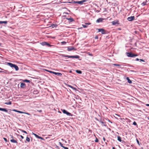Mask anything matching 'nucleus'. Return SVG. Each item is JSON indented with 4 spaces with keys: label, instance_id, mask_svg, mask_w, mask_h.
I'll return each mask as SVG.
<instances>
[{
    "label": "nucleus",
    "instance_id": "f257e3e1",
    "mask_svg": "<svg viewBox=\"0 0 149 149\" xmlns=\"http://www.w3.org/2000/svg\"><path fill=\"white\" fill-rule=\"evenodd\" d=\"M61 56L63 57H68V58H79V56L78 55L76 56H68L67 55H65V54H62Z\"/></svg>",
    "mask_w": 149,
    "mask_h": 149
},
{
    "label": "nucleus",
    "instance_id": "f03ea898",
    "mask_svg": "<svg viewBox=\"0 0 149 149\" xmlns=\"http://www.w3.org/2000/svg\"><path fill=\"white\" fill-rule=\"evenodd\" d=\"M7 64L10 67L14 68L16 71L18 70L19 69L18 67L16 65L13 64L11 63L8 62L7 63Z\"/></svg>",
    "mask_w": 149,
    "mask_h": 149
},
{
    "label": "nucleus",
    "instance_id": "7ed1b4c3",
    "mask_svg": "<svg viewBox=\"0 0 149 149\" xmlns=\"http://www.w3.org/2000/svg\"><path fill=\"white\" fill-rule=\"evenodd\" d=\"M126 54L128 56L130 57H133L134 56H138L137 54H134L130 52H127Z\"/></svg>",
    "mask_w": 149,
    "mask_h": 149
},
{
    "label": "nucleus",
    "instance_id": "20e7f679",
    "mask_svg": "<svg viewBox=\"0 0 149 149\" xmlns=\"http://www.w3.org/2000/svg\"><path fill=\"white\" fill-rule=\"evenodd\" d=\"M87 1V0H83L80 1H74V2L75 3H77L79 4L82 5L83 3Z\"/></svg>",
    "mask_w": 149,
    "mask_h": 149
},
{
    "label": "nucleus",
    "instance_id": "39448f33",
    "mask_svg": "<svg viewBox=\"0 0 149 149\" xmlns=\"http://www.w3.org/2000/svg\"><path fill=\"white\" fill-rule=\"evenodd\" d=\"M62 111L64 113L66 114L67 115H68V116H72V114L68 112L66 110H65V109H63V110Z\"/></svg>",
    "mask_w": 149,
    "mask_h": 149
},
{
    "label": "nucleus",
    "instance_id": "423d86ee",
    "mask_svg": "<svg viewBox=\"0 0 149 149\" xmlns=\"http://www.w3.org/2000/svg\"><path fill=\"white\" fill-rule=\"evenodd\" d=\"M106 31L103 29H98V32H101L102 34H104L106 33Z\"/></svg>",
    "mask_w": 149,
    "mask_h": 149
},
{
    "label": "nucleus",
    "instance_id": "0eeeda50",
    "mask_svg": "<svg viewBox=\"0 0 149 149\" xmlns=\"http://www.w3.org/2000/svg\"><path fill=\"white\" fill-rule=\"evenodd\" d=\"M67 50L68 51H71L72 50H75L74 48L73 47H68L67 48Z\"/></svg>",
    "mask_w": 149,
    "mask_h": 149
},
{
    "label": "nucleus",
    "instance_id": "6e6552de",
    "mask_svg": "<svg viewBox=\"0 0 149 149\" xmlns=\"http://www.w3.org/2000/svg\"><path fill=\"white\" fill-rule=\"evenodd\" d=\"M32 134L33 135H34L37 138H38V139H41L42 140H44V139L42 138V137H40L39 136H38V135H37V134L33 133H32Z\"/></svg>",
    "mask_w": 149,
    "mask_h": 149
},
{
    "label": "nucleus",
    "instance_id": "1a4fd4ad",
    "mask_svg": "<svg viewBox=\"0 0 149 149\" xmlns=\"http://www.w3.org/2000/svg\"><path fill=\"white\" fill-rule=\"evenodd\" d=\"M134 18H135V17L134 16H131V17H128L127 18V19L129 21H132L134 20Z\"/></svg>",
    "mask_w": 149,
    "mask_h": 149
},
{
    "label": "nucleus",
    "instance_id": "9d476101",
    "mask_svg": "<svg viewBox=\"0 0 149 149\" xmlns=\"http://www.w3.org/2000/svg\"><path fill=\"white\" fill-rule=\"evenodd\" d=\"M104 19V18H99L97 20L96 22L97 23L102 22H103V20Z\"/></svg>",
    "mask_w": 149,
    "mask_h": 149
},
{
    "label": "nucleus",
    "instance_id": "9b49d317",
    "mask_svg": "<svg viewBox=\"0 0 149 149\" xmlns=\"http://www.w3.org/2000/svg\"><path fill=\"white\" fill-rule=\"evenodd\" d=\"M66 19L69 20L70 22L74 21V19L73 18H71V17L70 18L66 17Z\"/></svg>",
    "mask_w": 149,
    "mask_h": 149
},
{
    "label": "nucleus",
    "instance_id": "f8f14e48",
    "mask_svg": "<svg viewBox=\"0 0 149 149\" xmlns=\"http://www.w3.org/2000/svg\"><path fill=\"white\" fill-rule=\"evenodd\" d=\"M111 23L113 25H115L116 24H119L118 21V20L113 21Z\"/></svg>",
    "mask_w": 149,
    "mask_h": 149
},
{
    "label": "nucleus",
    "instance_id": "ddd939ff",
    "mask_svg": "<svg viewBox=\"0 0 149 149\" xmlns=\"http://www.w3.org/2000/svg\"><path fill=\"white\" fill-rule=\"evenodd\" d=\"M0 69L1 70H3V71H0V73L3 72V73H5L6 74H7L8 73V71L7 70H4L3 69H2V68H0Z\"/></svg>",
    "mask_w": 149,
    "mask_h": 149
},
{
    "label": "nucleus",
    "instance_id": "4468645a",
    "mask_svg": "<svg viewBox=\"0 0 149 149\" xmlns=\"http://www.w3.org/2000/svg\"><path fill=\"white\" fill-rule=\"evenodd\" d=\"M26 85L25 83H21L20 84V87L21 88H24Z\"/></svg>",
    "mask_w": 149,
    "mask_h": 149
},
{
    "label": "nucleus",
    "instance_id": "2eb2a0df",
    "mask_svg": "<svg viewBox=\"0 0 149 149\" xmlns=\"http://www.w3.org/2000/svg\"><path fill=\"white\" fill-rule=\"evenodd\" d=\"M100 122L102 123V126H104L105 127L107 126L106 122L101 121Z\"/></svg>",
    "mask_w": 149,
    "mask_h": 149
},
{
    "label": "nucleus",
    "instance_id": "dca6fc26",
    "mask_svg": "<svg viewBox=\"0 0 149 149\" xmlns=\"http://www.w3.org/2000/svg\"><path fill=\"white\" fill-rule=\"evenodd\" d=\"M17 112L19 113H25V114H26L27 115H30L29 113H25V112H22V111H17Z\"/></svg>",
    "mask_w": 149,
    "mask_h": 149
},
{
    "label": "nucleus",
    "instance_id": "f3484780",
    "mask_svg": "<svg viewBox=\"0 0 149 149\" xmlns=\"http://www.w3.org/2000/svg\"><path fill=\"white\" fill-rule=\"evenodd\" d=\"M0 111H3L6 112H7L8 111V110L6 109L1 108H0Z\"/></svg>",
    "mask_w": 149,
    "mask_h": 149
},
{
    "label": "nucleus",
    "instance_id": "a211bd4d",
    "mask_svg": "<svg viewBox=\"0 0 149 149\" xmlns=\"http://www.w3.org/2000/svg\"><path fill=\"white\" fill-rule=\"evenodd\" d=\"M127 80V82L129 84H131L132 83V81L130 79L129 77H127L126 78Z\"/></svg>",
    "mask_w": 149,
    "mask_h": 149
},
{
    "label": "nucleus",
    "instance_id": "6ab92c4d",
    "mask_svg": "<svg viewBox=\"0 0 149 149\" xmlns=\"http://www.w3.org/2000/svg\"><path fill=\"white\" fill-rule=\"evenodd\" d=\"M10 141L13 143H17V142L16 140H14L13 139H10Z\"/></svg>",
    "mask_w": 149,
    "mask_h": 149
},
{
    "label": "nucleus",
    "instance_id": "aec40b11",
    "mask_svg": "<svg viewBox=\"0 0 149 149\" xmlns=\"http://www.w3.org/2000/svg\"><path fill=\"white\" fill-rule=\"evenodd\" d=\"M117 138H118V140L120 142H121L122 141V140H121V138L120 136H118L117 137Z\"/></svg>",
    "mask_w": 149,
    "mask_h": 149
},
{
    "label": "nucleus",
    "instance_id": "412c9836",
    "mask_svg": "<svg viewBox=\"0 0 149 149\" xmlns=\"http://www.w3.org/2000/svg\"><path fill=\"white\" fill-rule=\"evenodd\" d=\"M46 43H47L46 42H42L40 44L42 45L43 46H45V45H46Z\"/></svg>",
    "mask_w": 149,
    "mask_h": 149
},
{
    "label": "nucleus",
    "instance_id": "4be33fe9",
    "mask_svg": "<svg viewBox=\"0 0 149 149\" xmlns=\"http://www.w3.org/2000/svg\"><path fill=\"white\" fill-rule=\"evenodd\" d=\"M76 72L78 74H81L82 73V72L81 70H77L76 71Z\"/></svg>",
    "mask_w": 149,
    "mask_h": 149
},
{
    "label": "nucleus",
    "instance_id": "5701e85b",
    "mask_svg": "<svg viewBox=\"0 0 149 149\" xmlns=\"http://www.w3.org/2000/svg\"><path fill=\"white\" fill-rule=\"evenodd\" d=\"M26 141L29 142L30 141V139L28 136H27L26 139Z\"/></svg>",
    "mask_w": 149,
    "mask_h": 149
},
{
    "label": "nucleus",
    "instance_id": "b1692460",
    "mask_svg": "<svg viewBox=\"0 0 149 149\" xmlns=\"http://www.w3.org/2000/svg\"><path fill=\"white\" fill-rule=\"evenodd\" d=\"M68 86L69 87L72 88V89H76V88H75L73 87V86H71L70 85H68Z\"/></svg>",
    "mask_w": 149,
    "mask_h": 149
},
{
    "label": "nucleus",
    "instance_id": "393cba45",
    "mask_svg": "<svg viewBox=\"0 0 149 149\" xmlns=\"http://www.w3.org/2000/svg\"><path fill=\"white\" fill-rule=\"evenodd\" d=\"M5 104H8V105H11L12 104V103H11V102L10 101L9 102H6L5 103Z\"/></svg>",
    "mask_w": 149,
    "mask_h": 149
},
{
    "label": "nucleus",
    "instance_id": "a878e982",
    "mask_svg": "<svg viewBox=\"0 0 149 149\" xmlns=\"http://www.w3.org/2000/svg\"><path fill=\"white\" fill-rule=\"evenodd\" d=\"M24 82L30 83V81L27 79H25L23 81Z\"/></svg>",
    "mask_w": 149,
    "mask_h": 149
},
{
    "label": "nucleus",
    "instance_id": "bb28decb",
    "mask_svg": "<svg viewBox=\"0 0 149 149\" xmlns=\"http://www.w3.org/2000/svg\"><path fill=\"white\" fill-rule=\"evenodd\" d=\"M141 5L143 6H144L146 5V2H144L141 3Z\"/></svg>",
    "mask_w": 149,
    "mask_h": 149
},
{
    "label": "nucleus",
    "instance_id": "cd10ccee",
    "mask_svg": "<svg viewBox=\"0 0 149 149\" xmlns=\"http://www.w3.org/2000/svg\"><path fill=\"white\" fill-rule=\"evenodd\" d=\"M57 75L58 76H61L62 75V74L61 73L57 72Z\"/></svg>",
    "mask_w": 149,
    "mask_h": 149
},
{
    "label": "nucleus",
    "instance_id": "c85d7f7f",
    "mask_svg": "<svg viewBox=\"0 0 149 149\" xmlns=\"http://www.w3.org/2000/svg\"><path fill=\"white\" fill-rule=\"evenodd\" d=\"M20 131H21L22 132L24 133H26V134H27V132H26V131H24V130H20Z\"/></svg>",
    "mask_w": 149,
    "mask_h": 149
},
{
    "label": "nucleus",
    "instance_id": "c756f323",
    "mask_svg": "<svg viewBox=\"0 0 149 149\" xmlns=\"http://www.w3.org/2000/svg\"><path fill=\"white\" fill-rule=\"evenodd\" d=\"M46 45H47L49 47H51L52 46V45H50L47 42Z\"/></svg>",
    "mask_w": 149,
    "mask_h": 149
},
{
    "label": "nucleus",
    "instance_id": "7c9ffc66",
    "mask_svg": "<svg viewBox=\"0 0 149 149\" xmlns=\"http://www.w3.org/2000/svg\"><path fill=\"white\" fill-rule=\"evenodd\" d=\"M2 24L4 23L5 24H6L7 23V21H2Z\"/></svg>",
    "mask_w": 149,
    "mask_h": 149
},
{
    "label": "nucleus",
    "instance_id": "2f4dec72",
    "mask_svg": "<svg viewBox=\"0 0 149 149\" xmlns=\"http://www.w3.org/2000/svg\"><path fill=\"white\" fill-rule=\"evenodd\" d=\"M113 64V65L116 66H120V65L117 64Z\"/></svg>",
    "mask_w": 149,
    "mask_h": 149
},
{
    "label": "nucleus",
    "instance_id": "473e14b6",
    "mask_svg": "<svg viewBox=\"0 0 149 149\" xmlns=\"http://www.w3.org/2000/svg\"><path fill=\"white\" fill-rule=\"evenodd\" d=\"M95 141V142H98L99 141L98 140L97 137H96Z\"/></svg>",
    "mask_w": 149,
    "mask_h": 149
},
{
    "label": "nucleus",
    "instance_id": "72a5a7b5",
    "mask_svg": "<svg viewBox=\"0 0 149 149\" xmlns=\"http://www.w3.org/2000/svg\"><path fill=\"white\" fill-rule=\"evenodd\" d=\"M59 143L60 144V146L62 148H63L64 146H63V144H62L61 142H59Z\"/></svg>",
    "mask_w": 149,
    "mask_h": 149
},
{
    "label": "nucleus",
    "instance_id": "f704fd0d",
    "mask_svg": "<svg viewBox=\"0 0 149 149\" xmlns=\"http://www.w3.org/2000/svg\"><path fill=\"white\" fill-rule=\"evenodd\" d=\"M82 26H83V27L84 28H87V25H85L84 24H82Z\"/></svg>",
    "mask_w": 149,
    "mask_h": 149
},
{
    "label": "nucleus",
    "instance_id": "c9c22d12",
    "mask_svg": "<svg viewBox=\"0 0 149 149\" xmlns=\"http://www.w3.org/2000/svg\"><path fill=\"white\" fill-rule=\"evenodd\" d=\"M61 43L62 44H63V45H65L66 44V42L65 41H63V42H61Z\"/></svg>",
    "mask_w": 149,
    "mask_h": 149
},
{
    "label": "nucleus",
    "instance_id": "e433bc0d",
    "mask_svg": "<svg viewBox=\"0 0 149 149\" xmlns=\"http://www.w3.org/2000/svg\"><path fill=\"white\" fill-rule=\"evenodd\" d=\"M133 125H137V124L136 123V122L135 121H134L133 123Z\"/></svg>",
    "mask_w": 149,
    "mask_h": 149
},
{
    "label": "nucleus",
    "instance_id": "4c0bfd02",
    "mask_svg": "<svg viewBox=\"0 0 149 149\" xmlns=\"http://www.w3.org/2000/svg\"><path fill=\"white\" fill-rule=\"evenodd\" d=\"M88 54L90 56H93V55L92 54H90L89 52H88Z\"/></svg>",
    "mask_w": 149,
    "mask_h": 149
},
{
    "label": "nucleus",
    "instance_id": "58836bf2",
    "mask_svg": "<svg viewBox=\"0 0 149 149\" xmlns=\"http://www.w3.org/2000/svg\"><path fill=\"white\" fill-rule=\"evenodd\" d=\"M3 139L6 142H7V139L6 138L4 137V138H3Z\"/></svg>",
    "mask_w": 149,
    "mask_h": 149
},
{
    "label": "nucleus",
    "instance_id": "ea45409f",
    "mask_svg": "<svg viewBox=\"0 0 149 149\" xmlns=\"http://www.w3.org/2000/svg\"><path fill=\"white\" fill-rule=\"evenodd\" d=\"M136 141H137V142L138 143V144L139 145H140L139 142V140L137 139H136Z\"/></svg>",
    "mask_w": 149,
    "mask_h": 149
},
{
    "label": "nucleus",
    "instance_id": "a19ab883",
    "mask_svg": "<svg viewBox=\"0 0 149 149\" xmlns=\"http://www.w3.org/2000/svg\"><path fill=\"white\" fill-rule=\"evenodd\" d=\"M37 111L39 112H41L42 111V110H37Z\"/></svg>",
    "mask_w": 149,
    "mask_h": 149
},
{
    "label": "nucleus",
    "instance_id": "79ce46f5",
    "mask_svg": "<svg viewBox=\"0 0 149 149\" xmlns=\"http://www.w3.org/2000/svg\"><path fill=\"white\" fill-rule=\"evenodd\" d=\"M63 148L64 149H68V147H65V146H64Z\"/></svg>",
    "mask_w": 149,
    "mask_h": 149
},
{
    "label": "nucleus",
    "instance_id": "37998d69",
    "mask_svg": "<svg viewBox=\"0 0 149 149\" xmlns=\"http://www.w3.org/2000/svg\"><path fill=\"white\" fill-rule=\"evenodd\" d=\"M49 72H50V73L53 74L54 72H53L51 71H49Z\"/></svg>",
    "mask_w": 149,
    "mask_h": 149
},
{
    "label": "nucleus",
    "instance_id": "c03bdc74",
    "mask_svg": "<svg viewBox=\"0 0 149 149\" xmlns=\"http://www.w3.org/2000/svg\"><path fill=\"white\" fill-rule=\"evenodd\" d=\"M20 136L21 137L22 139H23L24 138V137L21 135H20Z\"/></svg>",
    "mask_w": 149,
    "mask_h": 149
},
{
    "label": "nucleus",
    "instance_id": "a18cd8bd",
    "mask_svg": "<svg viewBox=\"0 0 149 149\" xmlns=\"http://www.w3.org/2000/svg\"><path fill=\"white\" fill-rule=\"evenodd\" d=\"M85 24H87V25H90V24H91V23H86Z\"/></svg>",
    "mask_w": 149,
    "mask_h": 149
},
{
    "label": "nucleus",
    "instance_id": "49530a36",
    "mask_svg": "<svg viewBox=\"0 0 149 149\" xmlns=\"http://www.w3.org/2000/svg\"><path fill=\"white\" fill-rule=\"evenodd\" d=\"M13 111L16 112H17V111H18L17 110H16L15 109H13Z\"/></svg>",
    "mask_w": 149,
    "mask_h": 149
},
{
    "label": "nucleus",
    "instance_id": "de8ad7c7",
    "mask_svg": "<svg viewBox=\"0 0 149 149\" xmlns=\"http://www.w3.org/2000/svg\"><path fill=\"white\" fill-rule=\"evenodd\" d=\"M57 72H54L53 73V74H54L55 75H57Z\"/></svg>",
    "mask_w": 149,
    "mask_h": 149
},
{
    "label": "nucleus",
    "instance_id": "09e8293b",
    "mask_svg": "<svg viewBox=\"0 0 149 149\" xmlns=\"http://www.w3.org/2000/svg\"><path fill=\"white\" fill-rule=\"evenodd\" d=\"M103 140L104 141H105V139L104 137H103Z\"/></svg>",
    "mask_w": 149,
    "mask_h": 149
},
{
    "label": "nucleus",
    "instance_id": "8fccbe9b",
    "mask_svg": "<svg viewBox=\"0 0 149 149\" xmlns=\"http://www.w3.org/2000/svg\"><path fill=\"white\" fill-rule=\"evenodd\" d=\"M140 61H143V62H144V60H143V59H140Z\"/></svg>",
    "mask_w": 149,
    "mask_h": 149
},
{
    "label": "nucleus",
    "instance_id": "3c124183",
    "mask_svg": "<svg viewBox=\"0 0 149 149\" xmlns=\"http://www.w3.org/2000/svg\"><path fill=\"white\" fill-rule=\"evenodd\" d=\"M11 138H12V139H13L14 137H13V135H11Z\"/></svg>",
    "mask_w": 149,
    "mask_h": 149
},
{
    "label": "nucleus",
    "instance_id": "603ef678",
    "mask_svg": "<svg viewBox=\"0 0 149 149\" xmlns=\"http://www.w3.org/2000/svg\"><path fill=\"white\" fill-rule=\"evenodd\" d=\"M136 61H139V58H137L136 59Z\"/></svg>",
    "mask_w": 149,
    "mask_h": 149
},
{
    "label": "nucleus",
    "instance_id": "864d4df0",
    "mask_svg": "<svg viewBox=\"0 0 149 149\" xmlns=\"http://www.w3.org/2000/svg\"><path fill=\"white\" fill-rule=\"evenodd\" d=\"M146 105L148 106H149V104H146Z\"/></svg>",
    "mask_w": 149,
    "mask_h": 149
},
{
    "label": "nucleus",
    "instance_id": "5fc2aeb1",
    "mask_svg": "<svg viewBox=\"0 0 149 149\" xmlns=\"http://www.w3.org/2000/svg\"><path fill=\"white\" fill-rule=\"evenodd\" d=\"M46 70L48 72H49V71H50V70Z\"/></svg>",
    "mask_w": 149,
    "mask_h": 149
},
{
    "label": "nucleus",
    "instance_id": "6e6d98bb",
    "mask_svg": "<svg viewBox=\"0 0 149 149\" xmlns=\"http://www.w3.org/2000/svg\"><path fill=\"white\" fill-rule=\"evenodd\" d=\"M112 149H115V148L114 147H113Z\"/></svg>",
    "mask_w": 149,
    "mask_h": 149
},
{
    "label": "nucleus",
    "instance_id": "4d7b16f0",
    "mask_svg": "<svg viewBox=\"0 0 149 149\" xmlns=\"http://www.w3.org/2000/svg\"><path fill=\"white\" fill-rule=\"evenodd\" d=\"M2 24V21H0V24Z\"/></svg>",
    "mask_w": 149,
    "mask_h": 149
},
{
    "label": "nucleus",
    "instance_id": "13d9d810",
    "mask_svg": "<svg viewBox=\"0 0 149 149\" xmlns=\"http://www.w3.org/2000/svg\"><path fill=\"white\" fill-rule=\"evenodd\" d=\"M96 38H98V37H96Z\"/></svg>",
    "mask_w": 149,
    "mask_h": 149
},
{
    "label": "nucleus",
    "instance_id": "bf43d9fd",
    "mask_svg": "<svg viewBox=\"0 0 149 149\" xmlns=\"http://www.w3.org/2000/svg\"><path fill=\"white\" fill-rule=\"evenodd\" d=\"M96 38H98V37H96Z\"/></svg>",
    "mask_w": 149,
    "mask_h": 149
},
{
    "label": "nucleus",
    "instance_id": "052dcab7",
    "mask_svg": "<svg viewBox=\"0 0 149 149\" xmlns=\"http://www.w3.org/2000/svg\"><path fill=\"white\" fill-rule=\"evenodd\" d=\"M70 72H71V71H70Z\"/></svg>",
    "mask_w": 149,
    "mask_h": 149
}]
</instances>
